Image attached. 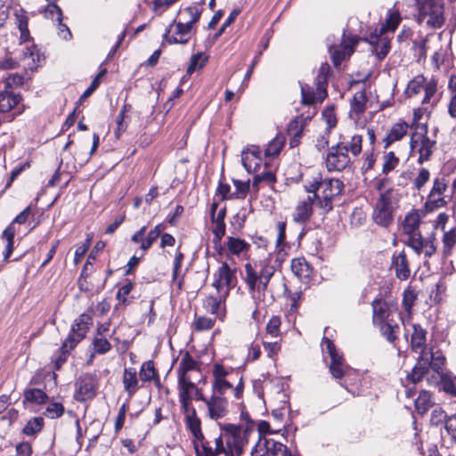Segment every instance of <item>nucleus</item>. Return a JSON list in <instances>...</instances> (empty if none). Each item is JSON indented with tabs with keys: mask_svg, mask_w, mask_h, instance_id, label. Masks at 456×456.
<instances>
[{
	"mask_svg": "<svg viewBox=\"0 0 456 456\" xmlns=\"http://www.w3.org/2000/svg\"><path fill=\"white\" fill-rule=\"evenodd\" d=\"M307 192L314 193V198L318 200V206L328 213L333 208V200L339 196L344 190V183L339 179H322L320 175L305 185Z\"/></svg>",
	"mask_w": 456,
	"mask_h": 456,
	"instance_id": "obj_1",
	"label": "nucleus"
},
{
	"mask_svg": "<svg viewBox=\"0 0 456 456\" xmlns=\"http://www.w3.org/2000/svg\"><path fill=\"white\" fill-rule=\"evenodd\" d=\"M213 382L212 393L224 396L227 390L232 389L235 398L242 397L244 382L242 375L232 368H225L223 364L216 362L212 370Z\"/></svg>",
	"mask_w": 456,
	"mask_h": 456,
	"instance_id": "obj_2",
	"label": "nucleus"
},
{
	"mask_svg": "<svg viewBox=\"0 0 456 456\" xmlns=\"http://www.w3.org/2000/svg\"><path fill=\"white\" fill-rule=\"evenodd\" d=\"M224 456H241L248 443V429L240 425L224 424L221 426Z\"/></svg>",
	"mask_w": 456,
	"mask_h": 456,
	"instance_id": "obj_3",
	"label": "nucleus"
},
{
	"mask_svg": "<svg viewBox=\"0 0 456 456\" xmlns=\"http://www.w3.org/2000/svg\"><path fill=\"white\" fill-rule=\"evenodd\" d=\"M397 202L394 197L393 189L380 192L372 211L373 222L381 227H389L394 223V214Z\"/></svg>",
	"mask_w": 456,
	"mask_h": 456,
	"instance_id": "obj_4",
	"label": "nucleus"
},
{
	"mask_svg": "<svg viewBox=\"0 0 456 456\" xmlns=\"http://www.w3.org/2000/svg\"><path fill=\"white\" fill-rule=\"evenodd\" d=\"M274 272L275 269L272 265H260L259 270H256L250 264H246L244 280L250 292L265 291Z\"/></svg>",
	"mask_w": 456,
	"mask_h": 456,
	"instance_id": "obj_5",
	"label": "nucleus"
},
{
	"mask_svg": "<svg viewBox=\"0 0 456 456\" xmlns=\"http://www.w3.org/2000/svg\"><path fill=\"white\" fill-rule=\"evenodd\" d=\"M419 20H427L428 27L438 28L444 23V4L442 0H418Z\"/></svg>",
	"mask_w": 456,
	"mask_h": 456,
	"instance_id": "obj_6",
	"label": "nucleus"
},
{
	"mask_svg": "<svg viewBox=\"0 0 456 456\" xmlns=\"http://www.w3.org/2000/svg\"><path fill=\"white\" fill-rule=\"evenodd\" d=\"M326 167L330 172H340L351 167V159L346 142H338L329 148L325 159Z\"/></svg>",
	"mask_w": 456,
	"mask_h": 456,
	"instance_id": "obj_7",
	"label": "nucleus"
},
{
	"mask_svg": "<svg viewBox=\"0 0 456 456\" xmlns=\"http://www.w3.org/2000/svg\"><path fill=\"white\" fill-rule=\"evenodd\" d=\"M420 134L413 133L411 136L410 146L411 150H416L419 153L418 163L423 164L429 160L433 154L436 142L428 137V126H419Z\"/></svg>",
	"mask_w": 456,
	"mask_h": 456,
	"instance_id": "obj_8",
	"label": "nucleus"
},
{
	"mask_svg": "<svg viewBox=\"0 0 456 456\" xmlns=\"http://www.w3.org/2000/svg\"><path fill=\"white\" fill-rule=\"evenodd\" d=\"M91 325L92 318L90 315L86 314L79 315L72 324L70 333L62 343L63 352L69 353L86 337Z\"/></svg>",
	"mask_w": 456,
	"mask_h": 456,
	"instance_id": "obj_9",
	"label": "nucleus"
},
{
	"mask_svg": "<svg viewBox=\"0 0 456 456\" xmlns=\"http://www.w3.org/2000/svg\"><path fill=\"white\" fill-rule=\"evenodd\" d=\"M322 348L323 352H327L330 358V371L331 375L335 379L343 378L349 367L345 363L343 355L338 351L334 343L324 337L322 341Z\"/></svg>",
	"mask_w": 456,
	"mask_h": 456,
	"instance_id": "obj_10",
	"label": "nucleus"
},
{
	"mask_svg": "<svg viewBox=\"0 0 456 456\" xmlns=\"http://www.w3.org/2000/svg\"><path fill=\"white\" fill-rule=\"evenodd\" d=\"M251 456H292L288 447L273 439L259 438L251 450Z\"/></svg>",
	"mask_w": 456,
	"mask_h": 456,
	"instance_id": "obj_11",
	"label": "nucleus"
},
{
	"mask_svg": "<svg viewBox=\"0 0 456 456\" xmlns=\"http://www.w3.org/2000/svg\"><path fill=\"white\" fill-rule=\"evenodd\" d=\"M75 399L78 402H85L93 399L97 393L98 379L95 375L85 373L78 377L75 383Z\"/></svg>",
	"mask_w": 456,
	"mask_h": 456,
	"instance_id": "obj_12",
	"label": "nucleus"
},
{
	"mask_svg": "<svg viewBox=\"0 0 456 456\" xmlns=\"http://www.w3.org/2000/svg\"><path fill=\"white\" fill-rule=\"evenodd\" d=\"M359 42V37L356 36L343 34L341 44L338 47L330 45L329 52L336 68H338L346 57H349L354 52V47Z\"/></svg>",
	"mask_w": 456,
	"mask_h": 456,
	"instance_id": "obj_13",
	"label": "nucleus"
},
{
	"mask_svg": "<svg viewBox=\"0 0 456 456\" xmlns=\"http://www.w3.org/2000/svg\"><path fill=\"white\" fill-rule=\"evenodd\" d=\"M21 100L22 97L20 93H15L12 89L7 88V86H4L0 91V113H8L17 108L10 121L13 120L15 116L20 115L24 110V108L19 107Z\"/></svg>",
	"mask_w": 456,
	"mask_h": 456,
	"instance_id": "obj_14",
	"label": "nucleus"
},
{
	"mask_svg": "<svg viewBox=\"0 0 456 456\" xmlns=\"http://www.w3.org/2000/svg\"><path fill=\"white\" fill-rule=\"evenodd\" d=\"M214 276L213 286L216 288L217 293L227 296L230 289L233 287L232 280L234 278V272L230 268L227 263L224 262Z\"/></svg>",
	"mask_w": 456,
	"mask_h": 456,
	"instance_id": "obj_15",
	"label": "nucleus"
},
{
	"mask_svg": "<svg viewBox=\"0 0 456 456\" xmlns=\"http://www.w3.org/2000/svg\"><path fill=\"white\" fill-rule=\"evenodd\" d=\"M30 215L31 208L28 206L21 211L3 232V238L7 241L5 251L4 253V258H8L13 250V239L16 232L15 224H25Z\"/></svg>",
	"mask_w": 456,
	"mask_h": 456,
	"instance_id": "obj_16",
	"label": "nucleus"
},
{
	"mask_svg": "<svg viewBox=\"0 0 456 456\" xmlns=\"http://www.w3.org/2000/svg\"><path fill=\"white\" fill-rule=\"evenodd\" d=\"M205 403L208 407V415L212 419H222L228 412V400L218 394L212 393Z\"/></svg>",
	"mask_w": 456,
	"mask_h": 456,
	"instance_id": "obj_17",
	"label": "nucleus"
},
{
	"mask_svg": "<svg viewBox=\"0 0 456 456\" xmlns=\"http://www.w3.org/2000/svg\"><path fill=\"white\" fill-rule=\"evenodd\" d=\"M241 162L248 173L256 172L262 164V151L256 145H250L241 151Z\"/></svg>",
	"mask_w": 456,
	"mask_h": 456,
	"instance_id": "obj_18",
	"label": "nucleus"
},
{
	"mask_svg": "<svg viewBox=\"0 0 456 456\" xmlns=\"http://www.w3.org/2000/svg\"><path fill=\"white\" fill-rule=\"evenodd\" d=\"M192 444L196 456H217L223 454V452H224L222 436L215 438V449L210 446L204 436L202 440H192Z\"/></svg>",
	"mask_w": 456,
	"mask_h": 456,
	"instance_id": "obj_19",
	"label": "nucleus"
},
{
	"mask_svg": "<svg viewBox=\"0 0 456 456\" xmlns=\"http://www.w3.org/2000/svg\"><path fill=\"white\" fill-rule=\"evenodd\" d=\"M300 87L302 102L305 105L322 102L328 95L327 89L320 85H315V88H314L307 84H301Z\"/></svg>",
	"mask_w": 456,
	"mask_h": 456,
	"instance_id": "obj_20",
	"label": "nucleus"
},
{
	"mask_svg": "<svg viewBox=\"0 0 456 456\" xmlns=\"http://www.w3.org/2000/svg\"><path fill=\"white\" fill-rule=\"evenodd\" d=\"M392 268L397 279L406 281L411 275L409 260L403 250L395 252L392 256Z\"/></svg>",
	"mask_w": 456,
	"mask_h": 456,
	"instance_id": "obj_21",
	"label": "nucleus"
},
{
	"mask_svg": "<svg viewBox=\"0 0 456 456\" xmlns=\"http://www.w3.org/2000/svg\"><path fill=\"white\" fill-rule=\"evenodd\" d=\"M386 30V26L382 25L379 34H383ZM367 40L372 45V52L375 53L379 61L387 55L390 49V41L387 37L371 34Z\"/></svg>",
	"mask_w": 456,
	"mask_h": 456,
	"instance_id": "obj_22",
	"label": "nucleus"
},
{
	"mask_svg": "<svg viewBox=\"0 0 456 456\" xmlns=\"http://www.w3.org/2000/svg\"><path fill=\"white\" fill-rule=\"evenodd\" d=\"M192 26L187 22H178L175 25V32L174 35L169 36L170 28L166 30L164 39L169 44H186L189 41L188 35L190 34Z\"/></svg>",
	"mask_w": 456,
	"mask_h": 456,
	"instance_id": "obj_23",
	"label": "nucleus"
},
{
	"mask_svg": "<svg viewBox=\"0 0 456 456\" xmlns=\"http://www.w3.org/2000/svg\"><path fill=\"white\" fill-rule=\"evenodd\" d=\"M427 340V331L421 328L420 325H413V332L411 338V346L412 351L419 353L420 355L428 356V354L425 353Z\"/></svg>",
	"mask_w": 456,
	"mask_h": 456,
	"instance_id": "obj_24",
	"label": "nucleus"
},
{
	"mask_svg": "<svg viewBox=\"0 0 456 456\" xmlns=\"http://www.w3.org/2000/svg\"><path fill=\"white\" fill-rule=\"evenodd\" d=\"M412 126L413 124L410 126L407 122L403 120L393 125L387 135L384 139L385 148H388L393 142L401 140L407 134L409 128Z\"/></svg>",
	"mask_w": 456,
	"mask_h": 456,
	"instance_id": "obj_25",
	"label": "nucleus"
},
{
	"mask_svg": "<svg viewBox=\"0 0 456 456\" xmlns=\"http://www.w3.org/2000/svg\"><path fill=\"white\" fill-rule=\"evenodd\" d=\"M315 198L308 196L306 200L300 202L295 209L293 219L297 223H305L310 219L313 213V203Z\"/></svg>",
	"mask_w": 456,
	"mask_h": 456,
	"instance_id": "obj_26",
	"label": "nucleus"
},
{
	"mask_svg": "<svg viewBox=\"0 0 456 456\" xmlns=\"http://www.w3.org/2000/svg\"><path fill=\"white\" fill-rule=\"evenodd\" d=\"M423 91L425 93V95L421 100V103L423 105H436L440 100V97L437 95V80L435 77H432L431 79L428 80L425 85V87L423 88Z\"/></svg>",
	"mask_w": 456,
	"mask_h": 456,
	"instance_id": "obj_27",
	"label": "nucleus"
},
{
	"mask_svg": "<svg viewBox=\"0 0 456 456\" xmlns=\"http://www.w3.org/2000/svg\"><path fill=\"white\" fill-rule=\"evenodd\" d=\"M124 389L130 395H134L138 390L137 372L134 368H126L123 375Z\"/></svg>",
	"mask_w": 456,
	"mask_h": 456,
	"instance_id": "obj_28",
	"label": "nucleus"
},
{
	"mask_svg": "<svg viewBox=\"0 0 456 456\" xmlns=\"http://www.w3.org/2000/svg\"><path fill=\"white\" fill-rule=\"evenodd\" d=\"M184 422L187 429H189L192 435V440L198 441L203 439L204 435L201 431V421L197 416L196 411H192L190 416H185Z\"/></svg>",
	"mask_w": 456,
	"mask_h": 456,
	"instance_id": "obj_29",
	"label": "nucleus"
},
{
	"mask_svg": "<svg viewBox=\"0 0 456 456\" xmlns=\"http://www.w3.org/2000/svg\"><path fill=\"white\" fill-rule=\"evenodd\" d=\"M373 322L379 323L387 321L389 316V305L382 299H375L372 302Z\"/></svg>",
	"mask_w": 456,
	"mask_h": 456,
	"instance_id": "obj_30",
	"label": "nucleus"
},
{
	"mask_svg": "<svg viewBox=\"0 0 456 456\" xmlns=\"http://www.w3.org/2000/svg\"><path fill=\"white\" fill-rule=\"evenodd\" d=\"M428 371V356L419 355L418 363L408 375V379L416 384L419 382Z\"/></svg>",
	"mask_w": 456,
	"mask_h": 456,
	"instance_id": "obj_31",
	"label": "nucleus"
},
{
	"mask_svg": "<svg viewBox=\"0 0 456 456\" xmlns=\"http://www.w3.org/2000/svg\"><path fill=\"white\" fill-rule=\"evenodd\" d=\"M420 223V215L417 210H412L406 215L403 222V231L405 234L416 233Z\"/></svg>",
	"mask_w": 456,
	"mask_h": 456,
	"instance_id": "obj_32",
	"label": "nucleus"
},
{
	"mask_svg": "<svg viewBox=\"0 0 456 456\" xmlns=\"http://www.w3.org/2000/svg\"><path fill=\"white\" fill-rule=\"evenodd\" d=\"M286 136L282 133H278L276 136L268 142L265 151V157H276L280 154L281 149L285 145Z\"/></svg>",
	"mask_w": 456,
	"mask_h": 456,
	"instance_id": "obj_33",
	"label": "nucleus"
},
{
	"mask_svg": "<svg viewBox=\"0 0 456 456\" xmlns=\"http://www.w3.org/2000/svg\"><path fill=\"white\" fill-rule=\"evenodd\" d=\"M366 90L362 88L359 92H356L351 102V111L354 112L357 117L364 113L366 110Z\"/></svg>",
	"mask_w": 456,
	"mask_h": 456,
	"instance_id": "obj_34",
	"label": "nucleus"
},
{
	"mask_svg": "<svg viewBox=\"0 0 456 456\" xmlns=\"http://www.w3.org/2000/svg\"><path fill=\"white\" fill-rule=\"evenodd\" d=\"M380 325V331L382 335L387 338V341L394 343L397 338L399 333V325L393 322V320H387L383 322H379Z\"/></svg>",
	"mask_w": 456,
	"mask_h": 456,
	"instance_id": "obj_35",
	"label": "nucleus"
},
{
	"mask_svg": "<svg viewBox=\"0 0 456 456\" xmlns=\"http://www.w3.org/2000/svg\"><path fill=\"white\" fill-rule=\"evenodd\" d=\"M427 81V78L423 75H418L414 77L408 83L407 88L405 90L406 96L411 98L420 94L423 91Z\"/></svg>",
	"mask_w": 456,
	"mask_h": 456,
	"instance_id": "obj_36",
	"label": "nucleus"
},
{
	"mask_svg": "<svg viewBox=\"0 0 456 456\" xmlns=\"http://www.w3.org/2000/svg\"><path fill=\"white\" fill-rule=\"evenodd\" d=\"M226 247L230 254L239 256L248 251L250 246L244 240L230 236L227 238Z\"/></svg>",
	"mask_w": 456,
	"mask_h": 456,
	"instance_id": "obj_37",
	"label": "nucleus"
},
{
	"mask_svg": "<svg viewBox=\"0 0 456 456\" xmlns=\"http://www.w3.org/2000/svg\"><path fill=\"white\" fill-rule=\"evenodd\" d=\"M183 258L184 255L182 252L177 251L175 253L172 272V281L173 283L176 284L178 289H182L183 284V275H180V271Z\"/></svg>",
	"mask_w": 456,
	"mask_h": 456,
	"instance_id": "obj_38",
	"label": "nucleus"
},
{
	"mask_svg": "<svg viewBox=\"0 0 456 456\" xmlns=\"http://www.w3.org/2000/svg\"><path fill=\"white\" fill-rule=\"evenodd\" d=\"M288 134L291 136L289 141L290 148L297 147L303 134V127L297 119L291 120L288 125Z\"/></svg>",
	"mask_w": 456,
	"mask_h": 456,
	"instance_id": "obj_39",
	"label": "nucleus"
},
{
	"mask_svg": "<svg viewBox=\"0 0 456 456\" xmlns=\"http://www.w3.org/2000/svg\"><path fill=\"white\" fill-rule=\"evenodd\" d=\"M24 401L29 402L36 404H43L46 403L48 395L43 390L39 388H28L25 389Z\"/></svg>",
	"mask_w": 456,
	"mask_h": 456,
	"instance_id": "obj_40",
	"label": "nucleus"
},
{
	"mask_svg": "<svg viewBox=\"0 0 456 456\" xmlns=\"http://www.w3.org/2000/svg\"><path fill=\"white\" fill-rule=\"evenodd\" d=\"M291 271L298 278H306L310 275L311 268L305 258H294L291 261Z\"/></svg>",
	"mask_w": 456,
	"mask_h": 456,
	"instance_id": "obj_41",
	"label": "nucleus"
},
{
	"mask_svg": "<svg viewBox=\"0 0 456 456\" xmlns=\"http://www.w3.org/2000/svg\"><path fill=\"white\" fill-rule=\"evenodd\" d=\"M44 428V419L42 417L31 418L22 428V434L27 436H33L38 434Z\"/></svg>",
	"mask_w": 456,
	"mask_h": 456,
	"instance_id": "obj_42",
	"label": "nucleus"
},
{
	"mask_svg": "<svg viewBox=\"0 0 456 456\" xmlns=\"http://www.w3.org/2000/svg\"><path fill=\"white\" fill-rule=\"evenodd\" d=\"M445 362V357L443 353L439 350L430 353V359L428 358V369L431 368L438 375L444 373V365Z\"/></svg>",
	"mask_w": 456,
	"mask_h": 456,
	"instance_id": "obj_43",
	"label": "nucleus"
},
{
	"mask_svg": "<svg viewBox=\"0 0 456 456\" xmlns=\"http://www.w3.org/2000/svg\"><path fill=\"white\" fill-rule=\"evenodd\" d=\"M178 385H179V397L184 396L187 399H192V392L193 388H195V384L191 382L187 376L183 374H180L178 376Z\"/></svg>",
	"mask_w": 456,
	"mask_h": 456,
	"instance_id": "obj_44",
	"label": "nucleus"
},
{
	"mask_svg": "<svg viewBox=\"0 0 456 456\" xmlns=\"http://www.w3.org/2000/svg\"><path fill=\"white\" fill-rule=\"evenodd\" d=\"M432 405L431 395L427 391H422L415 400L416 411L420 415H424Z\"/></svg>",
	"mask_w": 456,
	"mask_h": 456,
	"instance_id": "obj_45",
	"label": "nucleus"
},
{
	"mask_svg": "<svg viewBox=\"0 0 456 456\" xmlns=\"http://www.w3.org/2000/svg\"><path fill=\"white\" fill-rule=\"evenodd\" d=\"M158 374L157 370L155 369L154 362L151 360L144 362L140 369L139 376L142 381L150 382L152 381L154 378H156Z\"/></svg>",
	"mask_w": 456,
	"mask_h": 456,
	"instance_id": "obj_46",
	"label": "nucleus"
},
{
	"mask_svg": "<svg viewBox=\"0 0 456 456\" xmlns=\"http://www.w3.org/2000/svg\"><path fill=\"white\" fill-rule=\"evenodd\" d=\"M198 368V362L193 359V357L186 352L179 363V367L177 369L178 376L180 374H183L186 376L187 372L190 370H196Z\"/></svg>",
	"mask_w": 456,
	"mask_h": 456,
	"instance_id": "obj_47",
	"label": "nucleus"
},
{
	"mask_svg": "<svg viewBox=\"0 0 456 456\" xmlns=\"http://www.w3.org/2000/svg\"><path fill=\"white\" fill-rule=\"evenodd\" d=\"M23 59H31V62H28L30 69H36L41 61V54L37 45L26 47L23 50Z\"/></svg>",
	"mask_w": 456,
	"mask_h": 456,
	"instance_id": "obj_48",
	"label": "nucleus"
},
{
	"mask_svg": "<svg viewBox=\"0 0 456 456\" xmlns=\"http://www.w3.org/2000/svg\"><path fill=\"white\" fill-rule=\"evenodd\" d=\"M446 204L447 200H445L444 194H436L435 196H432V193H428L427 201L425 203V208L429 211H433L446 206Z\"/></svg>",
	"mask_w": 456,
	"mask_h": 456,
	"instance_id": "obj_49",
	"label": "nucleus"
},
{
	"mask_svg": "<svg viewBox=\"0 0 456 456\" xmlns=\"http://www.w3.org/2000/svg\"><path fill=\"white\" fill-rule=\"evenodd\" d=\"M449 416L450 415H447L443 408L437 406L432 410L430 416V425L435 427L444 425V427L447 419H449Z\"/></svg>",
	"mask_w": 456,
	"mask_h": 456,
	"instance_id": "obj_50",
	"label": "nucleus"
},
{
	"mask_svg": "<svg viewBox=\"0 0 456 456\" xmlns=\"http://www.w3.org/2000/svg\"><path fill=\"white\" fill-rule=\"evenodd\" d=\"M224 294H218V297L209 296L204 301V308L208 313L212 314H217L219 312L222 297H224Z\"/></svg>",
	"mask_w": 456,
	"mask_h": 456,
	"instance_id": "obj_51",
	"label": "nucleus"
},
{
	"mask_svg": "<svg viewBox=\"0 0 456 456\" xmlns=\"http://www.w3.org/2000/svg\"><path fill=\"white\" fill-rule=\"evenodd\" d=\"M232 183L235 186V191L230 195L231 198L244 199L248 194L250 188V181L242 182L238 179H233Z\"/></svg>",
	"mask_w": 456,
	"mask_h": 456,
	"instance_id": "obj_52",
	"label": "nucleus"
},
{
	"mask_svg": "<svg viewBox=\"0 0 456 456\" xmlns=\"http://www.w3.org/2000/svg\"><path fill=\"white\" fill-rule=\"evenodd\" d=\"M426 242V239H423L420 233L411 234L405 244L411 248L418 255L421 254Z\"/></svg>",
	"mask_w": 456,
	"mask_h": 456,
	"instance_id": "obj_53",
	"label": "nucleus"
},
{
	"mask_svg": "<svg viewBox=\"0 0 456 456\" xmlns=\"http://www.w3.org/2000/svg\"><path fill=\"white\" fill-rule=\"evenodd\" d=\"M443 389L452 395H456V377H452L447 373L439 375Z\"/></svg>",
	"mask_w": 456,
	"mask_h": 456,
	"instance_id": "obj_54",
	"label": "nucleus"
},
{
	"mask_svg": "<svg viewBox=\"0 0 456 456\" xmlns=\"http://www.w3.org/2000/svg\"><path fill=\"white\" fill-rule=\"evenodd\" d=\"M208 61V58L203 56L202 53H197L191 57L189 66L187 68L186 73L188 75H191L196 69L199 67L200 69L203 68Z\"/></svg>",
	"mask_w": 456,
	"mask_h": 456,
	"instance_id": "obj_55",
	"label": "nucleus"
},
{
	"mask_svg": "<svg viewBox=\"0 0 456 456\" xmlns=\"http://www.w3.org/2000/svg\"><path fill=\"white\" fill-rule=\"evenodd\" d=\"M275 181H276L275 175L272 171L267 170V171H264L261 174L255 175V176L253 178V182H252V186L254 188H256V190H258V184L260 183H265L267 184H272Z\"/></svg>",
	"mask_w": 456,
	"mask_h": 456,
	"instance_id": "obj_56",
	"label": "nucleus"
},
{
	"mask_svg": "<svg viewBox=\"0 0 456 456\" xmlns=\"http://www.w3.org/2000/svg\"><path fill=\"white\" fill-rule=\"evenodd\" d=\"M399 164V159L393 151H389L384 155V163L382 167V173L387 175L394 170Z\"/></svg>",
	"mask_w": 456,
	"mask_h": 456,
	"instance_id": "obj_57",
	"label": "nucleus"
},
{
	"mask_svg": "<svg viewBox=\"0 0 456 456\" xmlns=\"http://www.w3.org/2000/svg\"><path fill=\"white\" fill-rule=\"evenodd\" d=\"M444 256L451 255L452 247L456 244V230L452 229L444 234Z\"/></svg>",
	"mask_w": 456,
	"mask_h": 456,
	"instance_id": "obj_58",
	"label": "nucleus"
},
{
	"mask_svg": "<svg viewBox=\"0 0 456 456\" xmlns=\"http://www.w3.org/2000/svg\"><path fill=\"white\" fill-rule=\"evenodd\" d=\"M94 351L99 354H104L111 349L110 343L102 337H95L92 342Z\"/></svg>",
	"mask_w": 456,
	"mask_h": 456,
	"instance_id": "obj_59",
	"label": "nucleus"
},
{
	"mask_svg": "<svg viewBox=\"0 0 456 456\" xmlns=\"http://www.w3.org/2000/svg\"><path fill=\"white\" fill-rule=\"evenodd\" d=\"M64 406L61 403L53 402L45 409V415L50 419H57L63 415Z\"/></svg>",
	"mask_w": 456,
	"mask_h": 456,
	"instance_id": "obj_60",
	"label": "nucleus"
},
{
	"mask_svg": "<svg viewBox=\"0 0 456 456\" xmlns=\"http://www.w3.org/2000/svg\"><path fill=\"white\" fill-rule=\"evenodd\" d=\"M427 39H420L419 41H414L412 50L414 52V57L416 58L418 62L426 60L427 57V48H426Z\"/></svg>",
	"mask_w": 456,
	"mask_h": 456,
	"instance_id": "obj_61",
	"label": "nucleus"
},
{
	"mask_svg": "<svg viewBox=\"0 0 456 456\" xmlns=\"http://www.w3.org/2000/svg\"><path fill=\"white\" fill-rule=\"evenodd\" d=\"M448 187V182L444 176L436 177L433 181V186L429 193L432 196L436 194H444Z\"/></svg>",
	"mask_w": 456,
	"mask_h": 456,
	"instance_id": "obj_62",
	"label": "nucleus"
},
{
	"mask_svg": "<svg viewBox=\"0 0 456 456\" xmlns=\"http://www.w3.org/2000/svg\"><path fill=\"white\" fill-rule=\"evenodd\" d=\"M134 287V283L131 281L126 280V283L123 284L118 293L117 298L124 305H128L130 301L127 299L128 294L131 292Z\"/></svg>",
	"mask_w": 456,
	"mask_h": 456,
	"instance_id": "obj_63",
	"label": "nucleus"
},
{
	"mask_svg": "<svg viewBox=\"0 0 456 456\" xmlns=\"http://www.w3.org/2000/svg\"><path fill=\"white\" fill-rule=\"evenodd\" d=\"M444 429L448 436L456 442V414H452L447 419Z\"/></svg>",
	"mask_w": 456,
	"mask_h": 456,
	"instance_id": "obj_64",
	"label": "nucleus"
}]
</instances>
